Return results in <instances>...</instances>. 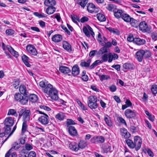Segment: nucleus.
<instances>
[{
	"instance_id": "obj_48",
	"label": "nucleus",
	"mask_w": 157,
	"mask_h": 157,
	"mask_svg": "<svg viewBox=\"0 0 157 157\" xmlns=\"http://www.w3.org/2000/svg\"><path fill=\"white\" fill-rule=\"evenodd\" d=\"M71 18L72 21L75 23H77V21H80L79 17L76 15H71Z\"/></svg>"
},
{
	"instance_id": "obj_62",
	"label": "nucleus",
	"mask_w": 157,
	"mask_h": 157,
	"mask_svg": "<svg viewBox=\"0 0 157 157\" xmlns=\"http://www.w3.org/2000/svg\"><path fill=\"white\" fill-rule=\"evenodd\" d=\"M97 141V143H103L105 141L104 138H96Z\"/></svg>"
},
{
	"instance_id": "obj_43",
	"label": "nucleus",
	"mask_w": 157,
	"mask_h": 157,
	"mask_svg": "<svg viewBox=\"0 0 157 157\" xmlns=\"http://www.w3.org/2000/svg\"><path fill=\"white\" fill-rule=\"evenodd\" d=\"M76 123L72 119H67L66 121V124L67 127L68 128L70 125L75 124Z\"/></svg>"
},
{
	"instance_id": "obj_26",
	"label": "nucleus",
	"mask_w": 157,
	"mask_h": 157,
	"mask_svg": "<svg viewBox=\"0 0 157 157\" xmlns=\"http://www.w3.org/2000/svg\"><path fill=\"white\" fill-rule=\"evenodd\" d=\"M59 70L63 73L67 74L70 72V69L68 67L64 66H61L59 68Z\"/></svg>"
},
{
	"instance_id": "obj_57",
	"label": "nucleus",
	"mask_w": 157,
	"mask_h": 157,
	"mask_svg": "<svg viewBox=\"0 0 157 157\" xmlns=\"http://www.w3.org/2000/svg\"><path fill=\"white\" fill-rule=\"evenodd\" d=\"M99 51L100 52V53L102 54L107 52H108L107 48L105 46L101 48L100 49Z\"/></svg>"
},
{
	"instance_id": "obj_1",
	"label": "nucleus",
	"mask_w": 157,
	"mask_h": 157,
	"mask_svg": "<svg viewBox=\"0 0 157 157\" xmlns=\"http://www.w3.org/2000/svg\"><path fill=\"white\" fill-rule=\"evenodd\" d=\"M39 86L41 87L43 92L48 95L52 99L54 100L58 99V90L51 84L48 83L47 81L44 80L40 81L39 82Z\"/></svg>"
},
{
	"instance_id": "obj_15",
	"label": "nucleus",
	"mask_w": 157,
	"mask_h": 157,
	"mask_svg": "<svg viewBox=\"0 0 157 157\" xmlns=\"http://www.w3.org/2000/svg\"><path fill=\"white\" fill-rule=\"evenodd\" d=\"M125 141L129 148L133 149L135 147V144H136V140L134 141V143L132 140L129 139H126Z\"/></svg>"
},
{
	"instance_id": "obj_6",
	"label": "nucleus",
	"mask_w": 157,
	"mask_h": 157,
	"mask_svg": "<svg viewBox=\"0 0 157 157\" xmlns=\"http://www.w3.org/2000/svg\"><path fill=\"white\" fill-rule=\"evenodd\" d=\"M144 50L140 49L135 54V58L139 62H141L144 56Z\"/></svg>"
},
{
	"instance_id": "obj_28",
	"label": "nucleus",
	"mask_w": 157,
	"mask_h": 157,
	"mask_svg": "<svg viewBox=\"0 0 157 157\" xmlns=\"http://www.w3.org/2000/svg\"><path fill=\"white\" fill-rule=\"evenodd\" d=\"M56 8L53 6L48 7L46 9V12L48 14L53 13L56 11Z\"/></svg>"
},
{
	"instance_id": "obj_60",
	"label": "nucleus",
	"mask_w": 157,
	"mask_h": 157,
	"mask_svg": "<svg viewBox=\"0 0 157 157\" xmlns=\"http://www.w3.org/2000/svg\"><path fill=\"white\" fill-rule=\"evenodd\" d=\"M110 90L112 92H114L116 91L117 90L116 86L114 85H112L109 87Z\"/></svg>"
},
{
	"instance_id": "obj_61",
	"label": "nucleus",
	"mask_w": 157,
	"mask_h": 157,
	"mask_svg": "<svg viewBox=\"0 0 157 157\" xmlns=\"http://www.w3.org/2000/svg\"><path fill=\"white\" fill-rule=\"evenodd\" d=\"M130 130L132 133H134L136 131V128L135 126L132 125L130 127Z\"/></svg>"
},
{
	"instance_id": "obj_41",
	"label": "nucleus",
	"mask_w": 157,
	"mask_h": 157,
	"mask_svg": "<svg viewBox=\"0 0 157 157\" xmlns=\"http://www.w3.org/2000/svg\"><path fill=\"white\" fill-rule=\"evenodd\" d=\"M116 7L113 4H109L107 5L106 7V8L109 11H112L114 10Z\"/></svg>"
},
{
	"instance_id": "obj_31",
	"label": "nucleus",
	"mask_w": 157,
	"mask_h": 157,
	"mask_svg": "<svg viewBox=\"0 0 157 157\" xmlns=\"http://www.w3.org/2000/svg\"><path fill=\"white\" fill-rule=\"evenodd\" d=\"M124 21L127 22H130V20H131V17L128 14L123 13L122 15V16L121 17Z\"/></svg>"
},
{
	"instance_id": "obj_17",
	"label": "nucleus",
	"mask_w": 157,
	"mask_h": 157,
	"mask_svg": "<svg viewBox=\"0 0 157 157\" xmlns=\"http://www.w3.org/2000/svg\"><path fill=\"white\" fill-rule=\"evenodd\" d=\"M102 151L104 153H107L109 151L111 152L112 151H111V147L110 146L108 145L107 144H104L102 145L101 147Z\"/></svg>"
},
{
	"instance_id": "obj_19",
	"label": "nucleus",
	"mask_w": 157,
	"mask_h": 157,
	"mask_svg": "<svg viewBox=\"0 0 157 157\" xmlns=\"http://www.w3.org/2000/svg\"><path fill=\"white\" fill-rule=\"evenodd\" d=\"M146 41L144 39L139 38H135L134 43L138 45H142L145 44Z\"/></svg>"
},
{
	"instance_id": "obj_63",
	"label": "nucleus",
	"mask_w": 157,
	"mask_h": 157,
	"mask_svg": "<svg viewBox=\"0 0 157 157\" xmlns=\"http://www.w3.org/2000/svg\"><path fill=\"white\" fill-rule=\"evenodd\" d=\"M111 67L115 68L118 71H120V65H113L111 66Z\"/></svg>"
},
{
	"instance_id": "obj_49",
	"label": "nucleus",
	"mask_w": 157,
	"mask_h": 157,
	"mask_svg": "<svg viewBox=\"0 0 157 157\" xmlns=\"http://www.w3.org/2000/svg\"><path fill=\"white\" fill-rule=\"evenodd\" d=\"M100 80L101 81H103L104 80H107L110 78V77L108 75H98Z\"/></svg>"
},
{
	"instance_id": "obj_34",
	"label": "nucleus",
	"mask_w": 157,
	"mask_h": 157,
	"mask_svg": "<svg viewBox=\"0 0 157 157\" xmlns=\"http://www.w3.org/2000/svg\"><path fill=\"white\" fill-rule=\"evenodd\" d=\"M91 61V59H89L87 61V62H86L84 61H82L80 63V65L82 67H89V66Z\"/></svg>"
},
{
	"instance_id": "obj_52",
	"label": "nucleus",
	"mask_w": 157,
	"mask_h": 157,
	"mask_svg": "<svg viewBox=\"0 0 157 157\" xmlns=\"http://www.w3.org/2000/svg\"><path fill=\"white\" fill-rule=\"evenodd\" d=\"M83 31L85 35L88 37H90V35L88 30V28L86 26H84L83 28Z\"/></svg>"
},
{
	"instance_id": "obj_22",
	"label": "nucleus",
	"mask_w": 157,
	"mask_h": 157,
	"mask_svg": "<svg viewBox=\"0 0 157 157\" xmlns=\"http://www.w3.org/2000/svg\"><path fill=\"white\" fill-rule=\"evenodd\" d=\"M136 140V144H135V147L137 146L136 147H135V149L136 151H138L140 148L141 145L142 143V141L140 138H134V141Z\"/></svg>"
},
{
	"instance_id": "obj_5",
	"label": "nucleus",
	"mask_w": 157,
	"mask_h": 157,
	"mask_svg": "<svg viewBox=\"0 0 157 157\" xmlns=\"http://www.w3.org/2000/svg\"><path fill=\"white\" fill-rule=\"evenodd\" d=\"M38 120L39 122L43 125H46L49 123V117L46 114L41 116L38 118Z\"/></svg>"
},
{
	"instance_id": "obj_33",
	"label": "nucleus",
	"mask_w": 157,
	"mask_h": 157,
	"mask_svg": "<svg viewBox=\"0 0 157 157\" xmlns=\"http://www.w3.org/2000/svg\"><path fill=\"white\" fill-rule=\"evenodd\" d=\"M88 2V0H77V3L80 5L83 8L86 6Z\"/></svg>"
},
{
	"instance_id": "obj_35",
	"label": "nucleus",
	"mask_w": 157,
	"mask_h": 157,
	"mask_svg": "<svg viewBox=\"0 0 157 157\" xmlns=\"http://www.w3.org/2000/svg\"><path fill=\"white\" fill-rule=\"evenodd\" d=\"M130 20V22L131 25L132 26H133L135 28H137L139 24L138 21L136 20L132 17L131 18V20Z\"/></svg>"
},
{
	"instance_id": "obj_39",
	"label": "nucleus",
	"mask_w": 157,
	"mask_h": 157,
	"mask_svg": "<svg viewBox=\"0 0 157 157\" xmlns=\"http://www.w3.org/2000/svg\"><path fill=\"white\" fill-rule=\"evenodd\" d=\"M7 115H12L16 117H17L18 116L17 113L15 109H12L9 110Z\"/></svg>"
},
{
	"instance_id": "obj_13",
	"label": "nucleus",
	"mask_w": 157,
	"mask_h": 157,
	"mask_svg": "<svg viewBox=\"0 0 157 157\" xmlns=\"http://www.w3.org/2000/svg\"><path fill=\"white\" fill-rule=\"evenodd\" d=\"M14 122L12 118L11 117H9L6 119L5 121V124L6 127H9L12 126Z\"/></svg>"
},
{
	"instance_id": "obj_7",
	"label": "nucleus",
	"mask_w": 157,
	"mask_h": 157,
	"mask_svg": "<svg viewBox=\"0 0 157 157\" xmlns=\"http://www.w3.org/2000/svg\"><path fill=\"white\" fill-rule=\"evenodd\" d=\"M27 51L29 53L33 56H36L37 52L35 47L32 45H28L26 47Z\"/></svg>"
},
{
	"instance_id": "obj_14",
	"label": "nucleus",
	"mask_w": 157,
	"mask_h": 157,
	"mask_svg": "<svg viewBox=\"0 0 157 157\" xmlns=\"http://www.w3.org/2000/svg\"><path fill=\"white\" fill-rule=\"evenodd\" d=\"M79 69L77 65H75L72 69V74L75 76L78 75L79 73Z\"/></svg>"
},
{
	"instance_id": "obj_18",
	"label": "nucleus",
	"mask_w": 157,
	"mask_h": 157,
	"mask_svg": "<svg viewBox=\"0 0 157 157\" xmlns=\"http://www.w3.org/2000/svg\"><path fill=\"white\" fill-rule=\"evenodd\" d=\"M11 128L9 127H6L4 132L1 133L0 134V137L5 136L8 137V136L10 133Z\"/></svg>"
},
{
	"instance_id": "obj_9",
	"label": "nucleus",
	"mask_w": 157,
	"mask_h": 157,
	"mask_svg": "<svg viewBox=\"0 0 157 157\" xmlns=\"http://www.w3.org/2000/svg\"><path fill=\"white\" fill-rule=\"evenodd\" d=\"M140 29L144 32H146L148 30L147 25L145 21L141 22L139 24Z\"/></svg>"
},
{
	"instance_id": "obj_32",
	"label": "nucleus",
	"mask_w": 157,
	"mask_h": 157,
	"mask_svg": "<svg viewBox=\"0 0 157 157\" xmlns=\"http://www.w3.org/2000/svg\"><path fill=\"white\" fill-rule=\"evenodd\" d=\"M65 117L64 113L62 112L58 113L55 116L56 118L60 121H63Z\"/></svg>"
},
{
	"instance_id": "obj_16",
	"label": "nucleus",
	"mask_w": 157,
	"mask_h": 157,
	"mask_svg": "<svg viewBox=\"0 0 157 157\" xmlns=\"http://www.w3.org/2000/svg\"><path fill=\"white\" fill-rule=\"evenodd\" d=\"M63 48L68 52L72 51L71 47V44L66 41H64L63 42Z\"/></svg>"
},
{
	"instance_id": "obj_55",
	"label": "nucleus",
	"mask_w": 157,
	"mask_h": 157,
	"mask_svg": "<svg viewBox=\"0 0 157 157\" xmlns=\"http://www.w3.org/2000/svg\"><path fill=\"white\" fill-rule=\"evenodd\" d=\"M151 37L154 41L157 40V33L153 32L151 34Z\"/></svg>"
},
{
	"instance_id": "obj_30",
	"label": "nucleus",
	"mask_w": 157,
	"mask_h": 157,
	"mask_svg": "<svg viewBox=\"0 0 157 157\" xmlns=\"http://www.w3.org/2000/svg\"><path fill=\"white\" fill-rule=\"evenodd\" d=\"M124 11L122 10H118L117 11H115L114 13V15L115 17L117 18H119L121 17L122 15L124 13Z\"/></svg>"
},
{
	"instance_id": "obj_50",
	"label": "nucleus",
	"mask_w": 157,
	"mask_h": 157,
	"mask_svg": "<svg viewBox=\"0 0 157 157\" xmlns=\"http://www.w3.org/2000/svg\"><path fill=\"white\" fill-rule=\"evenodd\" d=\"M123 68L125 69H129L132 68V65L129 63H126L123 65Z\"/></svg>"
},
{
	"instance_id": "obj_29",
	"label": "nucleus",
	"mask_w": 157,
	"mask_h": 157,
	"mask_svg": "<svg viewBox=\"0 0 157 157\" xmlns=\"http://www.w3.org/2000/svg\"><path fill=\"white\" fill-rule=\"evenodd\" d=\"M104 119L106 124L109 126L112 125V122L110 117L107 115H105L104 117Z\"/></svg>"
},
{
	"instance_id": "obj_53",
	"label": "nucleus",
	"mask_w": 157,
	"mask_h": 157,
	"mask_svg": "<svg viewBox=\"0 0 157 157\" xmlns=\"http://www.w3.org/2000/svg\"><path fill=\"white\" fill-rule=\"evenodd\" d=\"M108 55L107 54H104L101 57L102 60L101 61H102V63L103 62H106L108 60Z\"/></svg>"
},
{
	"instance_id": "obj_20",
	"label": "nucleus",
	"mask_w": 157,
	"mask_h": 157,
	"mask_svg": "<svg viewBox=\"0 0 157 157\" xmlns=\"http://www.w3.org/2000/svg\"><path fill=\"white\" fill-rule=\"evenodd\" d=\"M6 48L13 56L16 57H18V52L15 51L10 46L7 45L6 47Z\"/></svg>"
},
{
	"instance_id": "obj_42",
	"label": "nucleus",
	"mask_w": 157,
	"mask_h": 157,
	"mask_svg": "<svg viewBox=\"0 0 157 157\" xmlns=\"http://www.w3.org/2000/svg\"><path fill=\"white\" fill-rule=\"evenodd\" d=\"M143 151L145 153H146L147 151L149 156L150 157H153L154 156L153 153L150 148H147V149H145V150L143 149Z\"/></svg>"
},
{
	"instance_id": "obj_37",
	"label": "nucleus",
	"mask_w": 157,
	"mask_h": 157,
	"mask_svg": "<svg viewBox=\"0 0 157 157\" xmlns=\"http://www.w3.org/2000/svg\"><path fill=\"white\" fill-rule=\"evenodd\" d=\"M95 7V6L93 4H89L87 6V10L89 12L93 13L94 11V9Z\"/></svg>"
},
{
	"instance_id": "obj_47",
	"label": "nucleus",
	"mask_w": 157,
	"mask_h": 157,
	"mask_svg": "<svg viewBox=\"0 0 157 157\" xmlns=\"http://www.w3.org/2000/svg\"><path fill=\"white\" fill-rule=\"evenodd\" d=\"M28 121H23L22 128V133H24L26 131L27 128V122Z\"/></svg>"
},
{
	"instance_id": "obj_10",
	"label": "nucleus",
	"mask_w": 157,
	"mask_h": 157,
	"mask_svg": "<svg viewBox=\"0 0 157 157\" xmlns=\"http://www.w3.org/2000/svg\"><path fill=\"white\" fill-rule=\"evenodd\" d=\"M68 130L70 134L72 136H76L78 133L75 128L72 126H70L68 128Z\"/></svg>"
},
{
	"instance_id": "obj_59",
	"label": "nucleus",
	"mask_w": 157,
	"mask_h": 157,
	"mask_svg": "<svg viewBox=\"0 0 157 157\" xmlns=\"http://www.w3.org/2000/svg\"><path fill=\"white\" fill-rule=\"evenodd\" d=\"M36 153L34 151H31L28 154V157H36Z\"/></svg>"
},
{
	"instance_id": "obj_36",
	"label": "nucleus",
	"mask_w": 157,
	"mask_h": 157,
	"mask_svg": "<svg viewBox=\"0 0 157 157\" xmlns=\"http://www.w3.org/2000/svg\"><path fill=\"white\" fill-rule=\"evenodd\" d=\"M29 99L32 102H35L37 100V97L35 94H32L29 95Z\"/></svg>"
},
{
	"instance_id": "obj_40",
	"label": "nucleus",
	"mask_w": 157,
	"mask_h": 157,
	"mask_svg": "<svg viewBox=\"0 0 157 157\" xmlns=\"http://www.w3.org/2000/svg\"><path fill=\"white\" fill-rule=\"evenodd\" d=\"M102 61L99 60H96L89 67V69H92L94 68L95 66H97L99 63H101Z\"/></svg>"
},
{
	"instance_id": "obj_2",
	"label": "nucleus",
	"mask_w": 157,
	"mask_h": 157,
	"mask_svg": "<svg viewBox=\"0 0 157 157\" xmlns=\"http://www.w3.org/2000/svg\"><path fill=\"white\" fill-rule=\"evenodd\" d=\"M18 120L22 117L23 121H29L31 114L30 111L26 108H23L18 112Z\"/></svg>"
},
{
	"instance_id": "obj_21",
	"label": "nucleus",
	"mask_w": 157,
	"mask_h": 157,
	"mask_svg": "<svg viewBox=\"0 0 157 157\" xmlns=\"http://www.w3.org/2000/svg\"><path fill=\"white\" fill-rule=\"evenodd\" d=\"M22 59L25 64L27 67H29L31 65L29 63V58L25 55H23L21 57Z\"/></svg>"
},
{
	"instance_id": "obj_24",
	"label": "nucleus",
	"mask_w": 157,
	"mask_h": 157,
	"mask_svg": "<svg viewBox=\"0 0 157 157\" xmlns=\"http://www.w3.org/2000/svg\"><path fill=\"white\" fill-rule=\"evenodd\" d=\"M121 134L122 136H124V137H130V134L127 132V130L125 128H122L121 130Z\"/></svg>"
},
{
	"instance_id": "obj_12",
	"label": "nucleus",
	"mask_w": 157,
	"mask_h": 157,
	"mask_svg": "<svg viewBox=\"0 0 157 157\" xmlns=\"http://www.w3.org/2000/svg\"><path fill=\"white\" fill-rule=\"evenodd\" d=\"M62 36L59 34H55L52 37V41L56 43L60 42L62 40Z\"/></svg>"
},
{
	"instance_id": "obj_11",
	"label": "nucleus",
	"mask_w": 157,
	"mask_h": 157,
	"mask_svg": "<svg viewBox=\"0 0 157 157\" xmlns=\"http://www.w3.org/2000/svg\"><path fill=\"white\" fill-rule=\"evenodd\" d=\"M70 149L73 151H77L79 150L78 144L75 142H71L69 144Z\"/></svg>"
},
{
	"instance_id": "obj_8",
	"label": "nucleus",
	"mask_w": 157,
	"mask_h": 157,
	"mask_svg": "<svg viewBox=\"0 0 157 157\" xmlns=\"http://www.w3.org/2000/svg\"><path fill=\"white\" fill-rule=\"evenodd\" d=\"M125 116L128 118H134L136 117V114L134 111L130 109H127L124 112Z\"/></svg>"
},
{
	"instance_id": "obj_4",
	"label": "nucleus",
	"mask_w": 157,
	"mask_h": 157,
	"mask_svg": "<svg viewBox=\"0 0 157 157\" xmlns=\"http://www.w3.org/2000/svg\"><path fill=\"white\" fill-rule=\"evenodd\" d=\"M97 101V99L95 96H90L87 98L88 106L91 109H95L98 107Z\"/></svg>"
},
{
	"instance_id": "obj_64",
	"label": "nucleus",
	"mask_w": 157,
	"mask_h": 157,
	"mask_svg": "<svg viewBox=\"0 0 157 157\" xmlns=\"http://www.w3.org/2000/svg\"><path fill=\"white\" fill-rule=\"evenodd\" d=\"M97 52V51L94 50L91 51L89 54V56L90 57L94 56L96 53Z\"/></svg>"
},
{
	"instance_id": "obj_38",
	"label": "nucleus",
	"mask_w": 157,
	"mask_h": 157,
	"mask_svg": "<svg viewBox=\"0 0 157 157\" xmlns=\"http://www.w3.org/2000/svg\"><path fill=\"white\" fill-rule=\"evenodd\" d=\"M97 17L98 20L100 21H104L106 20L105 16L101 13H98Z\"/></svg>"
},
{
	"instance_id": "obj_25",
	"label": "nucleus",
	"mask_w": 157,
	"mask_h": 157,
	"mask_svg": "<svg viewBox=\"0 0 157 157\" xmlns=\"http://www.w3.org/2000/svg\"><path fill=\"white\" fill-rule=\"evenodd\" d=\"M87 141L86 140H81L78 144L79 149H83L84 148L87 146Z\"/></svg>"
},
{
	"instance_id": "obj_54",
	"label": "nucleus",
	"mask_w": 157,
	"mask_h": 157,
	"mask_svg": "<svg viewBox=\"0 0 157 157\" xmlns=\"http://www.w3.org/2000/svg\"><path fill=\"white\" fill-rule=\"evenodd\" d=\"M6 34L8 36L12 35L14 33V31L12 29H8L6 31Z\"/></svg>"
},
{
	"instance_id": "obj_23",
	"label": "nucleus",
	"mask_w": 157,
	"mask_h": 157,
	"mask_svg": "<svg viewBox=\"0 0 157 157\" xmlns=\"http://www.w3.org/2000/svg\"><path fill=\"white\" fill-rule=\"evenodd\" d=\"M44 5L48 7L55 6L56 2L55 0H45L44 2Z\"/></svg>"
},
{
	"instance_id": "obj_51",
	"label": "nucleus",
	"mask_w": 157,
	"mask_h": 157,
	"mask_svg": "<svg viewBox=\"0 0 157 157\" xmlns=\"http://www.w3.org/2000/svg\"><path fill=\"white\" fill-rule=\"evenodd\" d=\"M151 90L152 93L154 94L157 93V85H154L151 86Z\"/></svg>"
},
{
	"instance_id": "obj_58",
	"label": "nucleus",
	"mask_w": 157,
	"mask_h": 157,
	"mask_svg": "<svg viewBox=\"0 0 157 157\" xmlns=\"http://www.w3.org/2000/svg\"><path fill=\"white\" fill-rule=\"evenodd\" d=\"M134 39L135 38H134L132 35H130L127 38V40L129 42H132L133 41L134 43Z\"/></svg>"
},
{
	"instance_id": "obj_56",
	"label": "nucleus",
	"mask_w": 157,
	"mask_h": 157,
	"mask_svg": "<svg viewBox=\"0 0 157 157\" xmlns=\"http://www.w3.org/2000/svg\"><path fill=\"white\" fill-rule=\"evenodd\" d=\"M26 149L27 150H30L33 148L32 146L29 144H26L25 145Z\"/></svg>"
},
{
	"instance_id": "obj_45",
	"label": "nucleus",
	"mask_w": 157,
	"mask_h": 157,
	"mask_svg": "<svg viewBox=\"0 0 157 157\" xmlns=\"http://www.w3.org/2000/svg\"><path fill=\"white\" fill-rule=\"evenodd\" d=\"M19 83L20 81L18 79H14L12 85L15 89H17L18 88Z\"/></svg>"
},
{
	"instance_id": "obj_44",
	"label": "nucleus",
	"mask_w": 157,
	"mask_h": 157,
	"mask_svg": "<svg viewBox=\"0 0 157 157\" xmlns=\"http://www.w3.org/2000/svg\"><path fill=\"white\" fill-rule=\"evenodd\" d=\"M144 56L146 58L150 57L151 56V52L148 50H144Z\"/></svg>"
},
{
	"instance_id": "obj_27",
	"label": "nucleus",
	"mask_w": 157,
	"mask_h": 157,
	"mask_svg": "<svg viewBox=\"0 0 157 157\" xmlns=\"http://www.w3.org/2000/svg\"><path fill=\"white\" fill-rule=\"evenodd\" d=\"M19 90L21 94L29 95L27 92L25 86L23 85H21L19 87Z\"/></svg>"
},
{
	"instance_id": "obj_3",
	"label": "nucleus",
	"mask_w": 157,
	"mask_h": 157,
	"mask_svg": "<svg viewBox=\"0 0 157 157\" xmlns=\"http://www.w3.org/2000/svg\"><path fill=\"white\" fill-rule=\"evenodd\" d=\"M29 95L21 94L19 93H16L14 95L15 100L23 105L26 104L28 102Z\"/></svg>"
},
{
	"instance_id": "obj_46",
	"label": "nucleus",
	"mask_w": 157,
	"mask_h": 157,
	"mask_svg": "<svg viewBox=\"0 0 157 157\" xmlns=\"http://www.w3.org/2000/svg\"><path fill=\"white\" fill-rule=\"evenodd\" d=\"M21 145L20 144H18L17 142H15L13 144L11 148L10 149H11V151L13 149H14L15 150H17L20 147Z\"/></svg>"
}]
</instances>
